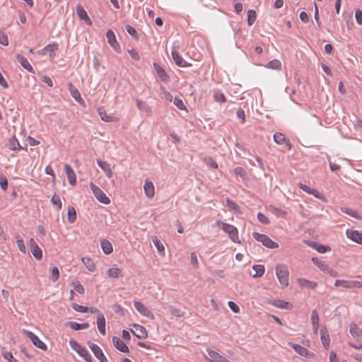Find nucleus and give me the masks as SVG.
Segmentation results:
<instances>
[{
	"instance_id": "obj_51",
	"label": "nucleus",
	"mask_w": 362,
	"mask_h": 362,
	"mask_svg": "<svg viewBox=\"0 0 362 362\" xmlns=\"http://www.w3.org/2000/svg\"><path fill=\"white\" fill-rule=\"evenodd\" d=\"M207 352L212 362H217L218 357L221 356L218 353L209 349H207Z\"/></svg>"
},
{
	"instance_id": "obj_47",
	"label": "nucleus",
	"mask_w": 362,
	"mask_h": 362,
	"mask_svg": "<svg viewBox=\"0 0 362 362\" xmlns=\"http://www.w3.org/2000/svg\"><path fill=\"white\" fill-rule=\"evenodd\" d=\"M57 49H58V44H57V43L49 44L44 48L45 50L50 52L51 57L52 55H54V56L55 55V52L57 50Z\"/></svg>"
},
{
	"instance_id": "obj_63",
	"label": "nucleus",
	"mask_w": 362,
	"mask_h": 362,
	"mask_svg": "<svg viewBox=\"0 0 362 362\" xmlns=\"http://www.w3.org/2000/svg\"><path fill=\"white\" fill-rule=\"evenodd\" d=\"M356 21L359 25H362V11L357 9L355 13Z\"/></svg>"
},
{
	"instance_id": "obj_7",
	"label": "nucleus",
	"mask_w": 362,
	"mask_h": 362,
	"mask_svg": "<svg viewBox=\"0 0 362 362\" xmlns=\"http://www.w3.org/2000/svg\"><path fill=\"white\" fill-rule=\"evenodd\" d=\"M23 332L30 339L34 346L42 351H46L47 349L46 344L42 341L33 332L27 329H23Z\"/></svg>"
},
{
	"instance_id": "obj_55",
	"label": "nucleus",
	"mask_w": 362,
	"mask_h": 362,
	"mask_svg": "<svg viewBox=\"0 0 362 362\" xmlns=\"http://www.w3.org/2000/svg\"><path fill=\"white\" fill-rule=\"evenodd\" d=\"M173 103L180 110H185V105L183 101L182 100V99H180V98H175L174 100H173Z\"/></svg>"
},
{
	"instance_id": "obj_21",
	"label": "nucleus",
	"mask_w": 362,
	"mask_h": 362,
	"mask_svg": "<svg viewBox=\"0 0 362 362\" xmlns=\"http://www.w3.org/2000/svg\"><path fill=\"white\" fill-rule=\"evenodd\" d=\"M320 317L319 314L316 310H313L311 313V322L313 332L315 334H317L319 328Z\"/></svg>"
},
{
	"instance_id": "obj_39",
	"label": "nucleus",
	"mask_w": 362,
	"mask_h": 362,
	"mask_svg": "<svg viewBox=\"0 0 362 362\" xmlns=\"http://www.w3.org/2000/svg\"><path fill=\"white\" fill-rule=\"evenodd\" d=\"M252 269L255 271V274L253 275V277L257 278L262 276L264 273V267L261 264H255L252 267Z\"/></svg>"
},
{
	"instance_id": "obj_45",
	"label": "nucleus",
	"mask_w": 362,
	"mask_h": 362,
	"mask_svg": "<svg viewBox=\"0 0 362 362\" xmlns=\"http://www.w3.org/2000/svg\"><path fill=\"white\" fill-rule=\"evenodd\" d=\"M71 307L74 310L82 313H87L89 310L88 307L81 305L77 303H73Z\"/></svg>"
},
{
	"instance_id": "obj_17",
	"label": "nucleus",
	"mask_w": 362,
	"mask_h": 362,
	"mask_svg": "<svg viewBox=\"0 0 362 362\" xmlns=\"http://www.w3.org/2000/svg\"><path fill=\"white\" fill-rule=\"evenodd\" d=\"M97 325L100 334L105 335V318L101 313H98L97 315Z\"/></svg>"
},
{
	"instance_id": "obj_28",
	"label": "nucleus",
	"mask_w": 362,
	"mask_h": 362,
	"mask_svg": "<svg viewBox=\"0 0 362 362\" xmlns=\"http://www.w3.org/2000/svg\"><path fill=\"white\" fill-rule=\"evenodd\" d=\"M153 67L160 78L163 81H166L168 77L165 70L156 63L153 64Z\"/></svg>"
},
{
	"instance_id": "obj_41",
	"label": "nucleus",
	"mask_w": 362,
	"mask_h": 362,
	"mask_svg": "<svg viewBox=\"0 0 362 362\" xmlns=\"http://www.w3.org/2000/svg\"><path fill=\"white\" fill-rule=\"evenodd\" d=\"M257 14L255 10H249L247 11V24L251 26L255 23Z\"/></svg>"
},
{
	"instance_id": "obj_48",
	"label": "nucleus",
	"mask_w": 362,
	"mask_h": 362,
	"mask_svg": "<svg viewBox=\"0 0 362 362\" xmlns=\"http://www.w3.org/2000/svg\"><path fill=\"white\" fill-rule=\"evenodd\" d=\"M281 66V63L280 61H279L277 59H273V60L270 61L267 64L268 68L277 69V70L280 69Z\"/></svg>"
},
{
	"instance_id": "obj_10",
	"label": "nucleus",
	"mask_w": 362,
	"mask_h": 362,
	"mask_svg": "<svg viewBox=\"0 0 362 362\" xmlns=\"http://www.w3.org/2000/svg\"><path fill=\"white\" fill-rule=\"evenodd\" d=\"M29 247L30 249V252L33 257L37 259L40 260L42 258V252L41 249L38 247L37 244L35 243V241L30 238L29 240Z\"/></svg>"
},
{
	"instance_id": "obj_34",
	"label": "nucleus",
	"mask_w": 362,
	"mask_h": 362,
	"mask_svg": "<svg viewBox=\"0 0 362 362\" xmlns=\"http://www.w3.org/2000/svg\"><path fill=\"white\" fill-rule=\"evenodd\" d=\"M320 335H321V340H322V343L323 346L325 348H327L329 346V341H330L329 334H327L326 330L322 329L320 330Z\"/></svg>"
},
{
	"instance_id": "obj_62",
	"label": "nucleus",
	"mask_w": 362,
	"mask_h": 362,
	"mask_svg": "<svg viewBox=\"0 0 362 362\" xmlns=\"http://www.w3.org/2000/svg\"><path fill=\"white\" fill-rule=\"evenodd\" d=\"M236 115H237L238 118L241 120L242 123H244L245 122V112H244V110L242 108H239L237 110Z\"/></svg>"
},
{
	"instance_id": "obj_29",
	"label": "nucleus",
	"mask_w": 362,
	"mask_h": 362,
	"mask_svg": "<svg viewBox=\"0 0 362 362\" xmlns=\"http://www.w3.org/2000/svg\"><path fill=\"white\" fill-rule=\"evenodd\" d=\"M100 244L103 251L105 254L109 255L112 252V245L109 240L103 239L101 240Z\"/></svg>"
},
{
	"instance_id": "obj_23",
	"label": "nucleus",
	"mask_w": 362,
	"mask_h": 362,
	"mask_svg": "<svg viewBox=\"0 0 362 362\" xmlns=\"http://www.w3.org/2000/svg\"><path fill=\"white\" fill-rule=\"evenodd\" d=\"M106 37L107 38L108 43L116 50L117 51V48H119V43L116 40L115 35L114 32L111 30H108L106 33Z\"/></svg>"
},
{
	"instance_id": "obj_16",
	"label": "nucleus",
	"mask_w": 362,
	"mask_h": 362,
	"mask_svg": "<svg viewBox=\"0 0 362 362\" xmlns=\"http://www.w3.org/2000/svg\"><path fill=\"white\" fill-rule=\"evenodd\" d=\"M134 305L137 311L144 316L150 317L151 312L143 303L139 301H134Z\"/></svg>"
},
{
	"instance_id": "obj_1",
	"label": "nucleus",
	"mask_w": 362,
	"mask_h": 362,
	"mask_svg": "<svg viewBox=\"0 0 362 362\" xmlns=\"http://www.w3.org/2000/svg\"><path fill=\"white\" fill-rule=\"evenodd\" d=\"M216 225L218 226H220L221 228L228 234L231 240L234 243H240L239 238H238V229L228 223H226L222 222L221 221H217Z\"/></svg>"
},
{
	"instance_id": "obj_42",
	"label": "nucleus",
	"mask_w": 362,
	"mask_h": 362,
	"mask_svg": "<svg viewBox=\"0 0 362 362\" xmlns=\"http://www.w3.org/2000/svg\"><path fill=\"white\" fill-rule=\"evenodd\" d=\"M70 91L72 97L78 102L83 101L79 91L75 88L72 85H70Z\"/></svg>"
},
{
	"instance_id": "obj_12",
	"label": "nucleus",
	"mask_w": 362,
	"mask_h": 362,
	"mask_svg": "<svg viewBox=\"0 0 362 362\" xmlns=\"http://www.w3.org/2000/svg\"><path fill=\"white\" fill-rule=\"evenodd\" d=\"M112 342L115 347L122 353H129V349L126 344L117 337H112Z\"/></svg>"
},
{
	"instance_id": "obj_32",
	"label": "nucleus",
	"mask_w": 362,
	"mask_h": 362,
	"mask_svg": "<svg viewBox=\"0 0 362 362\" xmlns=\"http://www.w3.org/2000/svg\"><path fill=\"white\" fill-rule=\"evenodd\" d=\"M299 284L303 287L315 288L317 286V283L308 281L305 279L300 278L298 279Z\"/></svg>"
},
{
	"instance_id": "obj_11",
	"label": "nucleus",
	"mask_w": 362,
	"mask_h": 362,
	"mask_svg": "<svg viewBox=\"0 0 362 362\" xmlns=\"http://www.w3.org/2000/svg\"><path fill=\"white\" fill-rule=\"evenodd\" d=\"M132 332L139 339H146L148 337V332L146 328L141 325L134 324Z\"/></svg>"
},
{
	"instance_id": "obj_3",
	"label": "nucleus",
	"mask_w": 362,
	"mask_h": 362,
	"mask_svg": "<svg viewBox=\"0 0 362 362\" xmlns=\"http://www.w3.org/2000/svg\"><path fill=\"white\" fill-rule=\"evenodd\" d=\"M276 274L280 284L284 286L288 285V270L286 265L278 264L276 266Z\"/></svg>"
},
{
	"instance_id": "obj_56",
	"label": "nucleus",
	"mask_w": 362,
	"mask_h": 362,
	"mask_svg": "<svg viewBox=\"0 0 362 362\" xmlns=\"http://www.w3.org/2000/svg\"><path fill=\"white\" fill-rule=\"evenodd\" d=\"M0 44L6 46L8 44L7 35L0 30Z\"/></svg>"
},
{
	"instance_id": "obj_38",
	"label": "nucleus",
	"mask_w": 362,
	"mask_h": 362,
	"mask_svg": "<svg viewBox=\"0 0 362 362\" xmlns=\"http://www.w3.org/2000/svg\"><path fill=\"white\" fill-rule=\"evenodd\" d=\"M67 219L71 223H74L76 219V212L73 206H69L68 208Z\"/></svg>"
},
{
	"instance_id": "obj_19",
	"label": "nucleus",
	"mask_w": 362,
	"mask_h": 362,
	"mask_svg": "<svg viewBox=\"0 0 362 362\" xmlns=\"http://www.w3.org/2000/svg\"><path fill=\"white\" fill-rule=\"evenodd\" d=\"M64 168L69 184L71 185H74L76 182V177L74 171L68 164H65Z\"/></svg>"
},
{
	"instance_id": "obj_50",
	"label": "nucleus",
	"mask_w": 362,
	"mask_h": 362,
	"mask_svg": "<svg viewBox=\"0 0 362 362\" xmlns=\"http://www.w3.org/2000/svg\"><path fill=\"white\" fill-rule=\"evenodd\" d=\"M226 205L231 210H233L236 212H238L240 209L239 206L236 203H235L234 202L230 200V199H226Z\"/></svg>"
},
{
	"instance_id": "obj_30",
	"label": "nucleus",
	"mask_w": 362,
	"mask_h": 362,
	"mask_svg": "<svg viewBox=\"0 0 362 362\" xmlns=\"http://www.w3.org/2000/svg\"><path fill=\"white\" fill-rule=\"evenodd\" d=\"M76 13L81 20H84L86 21H90V18L87 14V12L81 6L78 5L77 6ZM90 23H91V22H90Z\"/></svg>"
},
{
	"instance_id": "obj_9",
	"label": "nucleus",
	"mask_w": 362,
	"mask_h": 362,
	"mask_svg": "<svg viewBox=\"0 0 362 362\" xmlns=\"http://www.w3.org/2000/svg\"><path fill=\"white\" fill-rule=\"evenodd\" d=\"M88 344L92 352L94 354L95 356L100 362H108L102 349L97 344L92 343L91 341H88Z\"/></svg>"
},
{
	"instance_id": "obj_37",
	"label": "nucleus",
	"mask_w": 362,
	"mask_h": 362,
	"mask_svg": "<svg viewBox=\"0 0 362 362\" xmlns=\"http://www.w3.org/2000/svg\"><path fill=\"white\" fill-rule=\"evenodd\" d=\"M82 262L86 266V267L90 271V272H94L95 270V265L93 260L88 257H83Z\"/></svg>"
},
{
	"instance_id": "obj_46",
	"label": "nucleus",
	"mask_w": 362,
	"mask_h": 362,
	"mask_svg": "<svg viewBox=\"0 0 362 362\" xmlns=\"http://www.w3.org/2000/svg\"><path fill=\"white\" fill-rule=\"evenodd\" d=\"M126 30L134 39H135V40L139 39V35L137 33V31L132 25H126Z\"/></svg>"
},
{
	"instance_id": "obj_22",
	"label": "nucleus",
	"mask_w": 362,
	"mask_h": 362,
	"mask_svg": "<svg viewBox=\"0 0 362 362\" xmlns=\"http://www.w3.org/2000/svg\"><path fill=\"white\" fill-rule=\"evenodd\" d=\"M98 115L100 119L106 122H111L117 121V118L111 115H107L105 109L101 107L98 109Z\"/></svg>"
},
{
	"instance_id": "obj_44",
	"label": "nucleus",
	"mask_w": 362,
	"mask_h": 362,
	"mask_svg": "<svg viewBox=\"0 0 362 362\" xmlns=\"http://www.w3.org/2000/svg\"><path fill=\"white\" fill-rule=\"evenodd\" d=\"M152 240H153L155 246L156 247L158 251L160 253L163 252L165 250V247L163 245V244L161 243V242L160 241V240L156 236H154L152 238Z\"/></svg>"
},
{
	"instance_id": "obj_2",
	"label": "nucleus",
	"mask_w": 362,
	"mask_h": 362,
	"mask_svg": "<svg viewBox=\"0 0 362 362\" xmlns=\"http://www.w3.org/2000/svg\"><path fill=\"white\" fill-rule=\"evenodd\" d=\"M69 345L80 356L83 358L86 362H93L92 356L88 351L86 348L82 347L76 341L72 339H70Z\"/></svg>"
},
{
	"instance_id": "obj_14",
	"label": "nucleus",
	"mask_w": 362,
	"mask_h": 362,
	"mask_svg": "<svg viewBox=\"0 0 362 362\" xmlns=\"http://www.w3.org/2000/svg\"><path fill=\"white\" fill-rule=\"evenodd\" d=\"M289 346L291 347H292L298 354H300V356H306V357H310L311 356H313V354L310 352L306 348L299 345V344H293V343H289L288 344Z\"/></svg>"
},
{
	"instance_id": "obj_18",
	"label": "nucleus",
	"mask_w": 362,
	"mask_h": 362,
	"mask_svg": "<svg viewBox=\"0 0 362 362\" xmlns=\"http://www.w3.org/2000/svg\"><path fill=\"white\" fill-rule=\"evenodd\" d=\"M16 60L21 64V66L30 73H35L33 66L30 64L25 57L21 54H16Z\"/></svg>"
},
{
	"instance_id": "obj_35",
	"label": "nucleus",
	"mask_w": 362,
	"mask_h": 362,
	"mask_svg": "<svg viewBox=\"0 0 362 362\" xmlns=\"http://www.w3.org/2000/svg\"><path fill=\"white\" fill-rule=\"evenodd\" d=\"M272 305L276 308L287 310L290 309L291 307V305L288 302L282 300H274Z\"/></svg>"
},
{
	"instance_id": "obj_54",
	"label": "nucleus",
	"mask_w": 362,
	"mask_h": 362,
	"mask_svg": "<svg viewBox=\"0 0 362 362\" xmlns=\"http://www.w3.org/2000/svg\"><path fill=\"white\" fill-rule=\"evenodd\" d=\"M0 186L3 190H6L8 188V180L2 175H0Z\"/></svg>"
},
{
	"instance_id": "obj_13",
	"label": "nucleus",
	"mask_w": 362,
	"mask_h": 362,
	"mask_svg": "<svg viewBox=\"0 0 362 362\" xmlns=\"http://www.w3.org/2000/svg\"><path fill=\"white\" fill-rule=\"evenodd\" d=\"M274 140L278 144H286L288 149H291L292 145L289 140L282 133L276 132L274 134Z\"/></svg>"
},
{
	"instance_id": "obj_15",
	"label": "nucleus",
	"mask_w": 362,
	"mask_h": 362,
	"mask_svg": "<svg viewBox=\"0 0 362 362\" xmlns=\"http://www.w3.org/2000/svg\"><path fill=\"white\" fill-rule=\"evenodd\" d=\"M172 57L175 64L180 67H187L190 66V64L185 61L179 54V53L175 49L172 51Z\"/></svg>"
},
{
	"instance_id": "obj_59",
	"label": "nucleus",
	"mask_w": 362,
	"mask_h": 362,
	"mask_svg": "<svg viewBox=\"0 0 362 362\" xmlns=\"http://www.w3.org/2000/svg\"><path fill=\"white\" fill-rule=\"evenodd\" d=\"M257 219L262 223H264V224L269 223V221L268 218L260 212L258 213V214H257Z\"/></svg>"
},
{
	"instance_id": "obj_6",
	"label": "nucleus",
	"mask_w": 362,
	"mask_h": 362,
	"mask_svg": "<svg viewBox=\"0 0 362 362\" xmlns=\"http://www.w3.org/2000/svg\"><path fill=\"white\" fill-rule=\"evenodd\" d=\"M90 188L92 190L95 198L101 203L108 204L110 203V199L101 190L100 187L96 186L93 182L90 183Z\"/></svg>"
},
{
	"instance_id": "obj_4",
	"label": "nucleus",
	"mask_w": 362,
	"mask_h": 362,
	"mask_svg": "<svg viewBox=\"0 0 362 362\" xmlns=\"http://www.w3.org/2000/svg\"><path fill=\"white\" fill-rule=\"evenodd\" d=\"M253 238L261 242L265 247L271 249H274L279 247L278 243L273 241L269 236L264 234H260L259 233L255 232L252 233Z\"/></svg>"
},
{
	"instance_id": "obj_5",
	"label": "nucleus",
	"mask_w": 362,
	"mask_h": 362,
	"mask_svg": "<svg viewBox=\"0 0 362 362\" xmlns=\"http://www.w3.org/2000/svg\"><path fill=\"white\" fill-rule=\"evenodd\" d=\"M312 261L313 264L323 272L327 273L333 277L338 276V272L327 264L325 262L321 261L317 257H313Z\"/></svg>"
},
{
	"instance_id": "obj_8",
	"label": "nucleus",
	"mask_w": 362,
	"mask_h": 362,
	"mask_svg": "<svg viewBox=\"0 0 362 362\" xmlns=\"http://www.w3.org/2000/svg\"><path fill=\"white\" fill-rule=\"evenodd\" d=\"M334 286H342L346 288H361L362 283L358 281L336 280Z\"/></svg>"
},
{
	"instance_id": "obj_40",
	"label": "nucleus",
	"mask_w": 362,
	"mask_h": 362,
	"mask_svg": "<svg viewBox=\"0 0 362 362\" xmlns=\"http://www.w3.org/2000/svg\"><path fill=\"white\" fill-rule=\"evenodd\" d=\"M121 274L122 271L119 268H110L107 271V275L110 278H118Z\"/></svg>"
},
{
	"instance_id": "obj_31",
	"label": "nucleus",
	"mask_w": 362,
	"mask_h": 362,
	"mask_svg": "<svg viewBox=\"0 0 362 362\" xmlns=\"http://www.w3.org/2000/svg\"><path fill=\"white\" fill-rule=\"evenodd\" d=\"M8 148L10 150L12 151H16L20 150L22 148L21 146L20 145L18 141L16 138V136H13L8 142Z\"/></svg>"
},
{
	"instance_id": "obj_60",
	"label": "nucleus",
	"mask_w": 362,
	"mask_h": 362,
	"mask_svg": "<svg viewBox=\"0 0 362 362\" xmlns=\"http://www.w3.org/2000/svg\"><path fill=\"white\" fill-rule=\"evenodd\" d=\"M74 290L78 293L83 294L85 292L83 286H82L78 281L74 284Z\"/></svg>"
},
{
	"instance_id": "obj_43",
	"label": "nucleus",
	"mask_w": 362,
	"mask_h": 362,
	"mask_svg": "<svg viewBox=\"0 0 362 362\" xmlns=\"http://www.w3.org/2000/svg\"><path fill=\"white\" fill-rule=\"evenodd\" d=\"M350 333L353 337H358L361 334V332L356 324L351 323L350 325Z\"/></svg>"
},
{
	"instance_id": "obj_33",
	"label": "nucleus",
	"mask_w": 362,
	"mask_h": 362,
	"mask_svg": "<svg viewBox=\"0 0 362 362\" xmlns=\"http://www.w3.org/2000/svg\"><path fill=\"white\" fill-rule=\"evenodd\" d=\"M341 211L343 213H345L356 219H361L362 217L358 214V213L354 209L348 207H341Z\"/></svg>"
},
{
	"instance_id": "obj_27",
	"label": "nucleus",
	"mask_w": 362,
	"mask_h": 362,
	"mask_svg": "<svg viewBox=\"0 0 362 362\" xmlns=\"http://www.w3.org/2000/svg\"><path fill=\"white\" fill-rule=\"evenodd\" d=\"M97 163L101 168V169L105 172V173L107 177H109V178L112 177V171L110 167V165L107 163L103 161L100 159H98Z\"/></svg>"
},
{
	"instance_id": "obj_53",
	"label": "nucleus",
	"mask_w": 362,
	"mask_h": 362,
	"mask_svg": "<svg viewBox=\"0 0 362 362\" xmlns=\"http://www.w3.org/2000/svg\"><path fill=\"white\" fill-rule=\"evenodd\" d=\"M233 173L236 175H239L240 177H241L242 178H244L245 176L246 175V172L245 170L242 168V167H236L234 170H233Z\"/></svg>"
},
{
	"instance_id": "obj_36",
	"label": "nucleus",
	"mask_w": 362,
	"mask_h": 362,
	"mask_svg": "<svg viewBox=\"0 0 362 362\" xmlns=\"http://www.w3.org/2000/svg\"><path fill=\"white\" fill-rule=\"evenodd\" d=\"M300 188L309 194H313L315 197H317V198L320 197L319 192H317V190H315L314 189L310 188V187L307 186L306 185L300 183Z\"/></svg>"
},
{
	"instance_id": "obj_26",
	"label": "nucleus",
	"mask_w": 362,
	"mask_h": 362,
	"mask_svg": "<svg viewBox=\"0 0 362 362\" xmlns=\"http://www.w3.org/2000/svg\"><path fill=\"white\" fill-rule=\"evenodd\" d=\"M145 194L148 198H152L155 194V189L153 184L148 180H146L145 185L144 186Z\"/></svg>"
},
{
	"instance_id": "obj_49",
	"label": "nucleus",
	"mask_w": 362,
	"mask_h": 362,
	"mask_svg": "<svg viewBox=\"0 0 362 362\" xmlns=\"http://www.w3.org/2000/svg\"><path fill=\"white\" fill-rule=\"evenodd\" d=\"M51 202L52 203V204L57 206L58 209H62V204L60 200V197L58 195H57L56 194H54L53 195V197H52Z\"/></svg>"
},
{
	"instance_id": "obj_25",
	"label": "nucleus",
	"mask_w": 362,
	"mask_h": 362,
	"mask_svg": "<svg viewBox=\"0 0 362 362\" xmlns=\"http://www.w3.org/2000/svg\"><path fill=\"white\" fill-rule=\"evenodd\" d=\"M136 104L138 107V109L144 113H146L148 116L151 115V107L146 104V102L142 101L139 99H136Z\"/></svg>"
},
{
	"instance_id": "obj_20",
	"label": "nucleus",
	"mask_w": 362,
	"mask_h": 362,
	"mask_svg": "<svg viewBox=\"0 0 362 362\" xmlns=\"http://www.w3.org/2000/svg\"><path fill=\"white\" fill-rule=\"evenodd\" d=\"M65 326L69 327L74 330H81L88 328L90 325L88 322L80 324L74 321H68L65 323Z\"/></svg>"
},
{
	"instance_id": "obj_24",
	"label": "nucleus",
	"mask_w": 362,
	"mask_h": 362,
	"mask_svg": "<svg viewBox=\"0 0 362 362\" xmlns=\"http://www.w3.org/2000/svg\"><path fill=\"white\" fill-rule=\"evenodd\" d=\"M346 233L349 238L362 245V233L358 230H347Z\"/></svg>"
},
{
	"instance_id": "obj_58",
	"label": "nucleus",
	"mask_w": 362,
	"mask_h": 362,
	"mask_svg": "<svg viewBox=\"0 0 362 362\" xmlns=\"http://www.w3.org/2000/svg\"><path fill=\"white\" fill-rule=\"evenodd\" d=\"M16 243L19 250L23 253H26V247L24 243V241L21 239H19L17 240Z\"/></svg>"
},
{
	"instance_id": "obj_64",
	"label": "nucleus",
	"mask_w": 362,
	"mask_h": 362,
	"mask_svg": "<svg viewBox=\"0 0 362 362\" xmlns=\"http://www.w3.org/2000/svg\"><path fill=\"white\" fill-rule=\"evenodd\" d=\"M214 100L216 102H221V103H223V102L226 101V97H225L223 93H216L214 94Z\"/></svg>"
},
{
	"instance_id": "obj_57",
	"label": "nucleus",
	"mask_w": 362,
	"mask_h": 362,
	"mask_svg": "<svg viewBox=\"0 0 362 362\" xmlns=\"http://www.w3.org/2000/svg\"><path fill=\"white\" fill-rule=\"evenodd\" d=\"M59 276V271L57 267L52 268V279L53 281H56Z\"/></svg>"
},
{
	"instance_id": "obj_61",
	"label": "nucleus",
	"mask_w": 362,
	"mask_h": 362,
	"mask_svg": "<svg viewBox=\"0 0 362 362\" xmlns=\"http://www.w3.org/2000/svg\"><path fill=\"white\" fill-rule=\"evenodd\" d=\"M205 160H206V163L207 165L210 166L211 168H212L214 169L218 168L217 163L211 158H206Z\"/></svg>"
},
{
	"instance_id": "obj_52",
	"label": "nucleus",
	"mask_w": 362,
	"mask_h": 362,
	"mask_svg": "<svg viewBox=\"0 0 362 362\" xmlns=\"http://www.w3.org/2000/svg\"><path fill=\"white\" fill-rule=\"evenodd\" d=\"M168 309H169V312L172 316L179 317L182 315V313H181V311L179 309H177L172 305L169 306Z\"/></svg>"
}]
</instances>
